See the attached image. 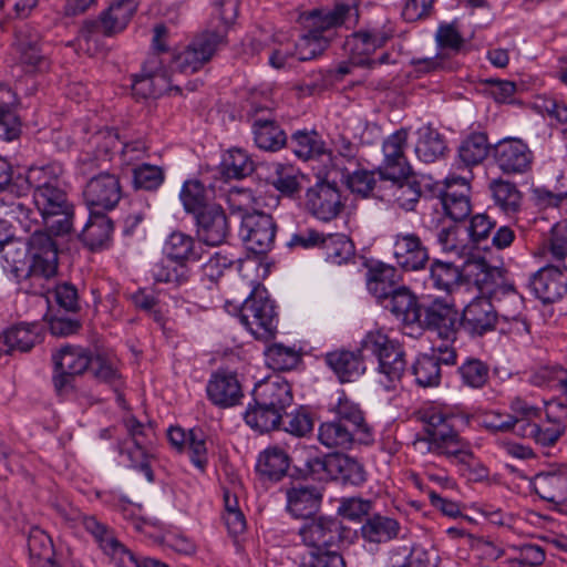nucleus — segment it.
Returning a JSON list of instances; mask_svg holds the SVG:
<instances>
[{"label":"nucleus","instance_id":"c85d7f7f","mask_svg":"<svg viewBox=\"0 0 567 567\" xmlns=\"http://www.w3.org/2000/svg\"><path fill=\"white\" fill-rule=\"evenodd\" d=\"M401 527L396 519L381 514H372L360 528L361 537L370 544H385L395 539Z\"/></svg>","mask_w":567,"mask_h":567},{"label":"nucleus","instance_id":"603ef678","mask_svg":"<svg viewBox=\"0 0 567 567\" xmlns=\"http://www.w3.org/2000/svg\"><path fill=\"white\" fill-rule=\"evenodd\" d=\"M34 329L35 324L13 326L4 332V343H9L13 351L28 352L34 347L38 339Z\"/></svg>","mask_w":567,"mask_h":567},{"label":"nucleus","instance_id":"9b49d317","mask_svg":"<svg viewBox=\"0 0 567 567\" xmlns=\"http://www.w3.org/2000/svg\"><path fill=\"white\" fill-rule=\"evenodd\" d=\"M416 324L436 333L443 340L453 342L461 327V317L453 303L435 299L422 306L420 321H416Z\"/></svg>","mask_w":567,"mask_h":567},{"label":"nucleus","instance_id":"4468645a","mask_svg":"<svg viewBox=\"0 0 567 567\" xmlns=\"http://www.w3.org/2000/svg\"><path fill=\"white\" fill-rule=\"evenodd\" d=\"M276 230V223L268 214L254 212L243 216L240 231L247 248L254 254L262 255L272 248Z\"/></svg>","mask_w":567,"mask_h":567},{"label":"nucleus","instance_id":"39448f33","mask_svg":"<svg viewBox=\"0 0 567 567\" xmlns=\"http://www.w3.org/2000/svg\"><path fill=\"white\" fill-rule=\"evenodd\" d=\"M352 7H357V3L354 2ZM350 9L351 4L336 3L333 10H313L310 12L306 18L310 30L295 43L297 60L308 61L321 54L328 45V41L322 33L341 25Z\"/></svg>","mask_w":567,"mask_h":567},{"label":"nucleus","instance_id":"0eeeda50","mask_svg":"<svg viewBox=\"0 0 567 567\" xmlns=\"http://www.w3.org/2000/svg\"><path fill=\"white\" fill-rule=\"evenodd\" d=\"M364 347L378 359L379 372L386 379L384 388L394 390L406 369L405 352L402 346L381 331H371L365 337Z\"/></svg>","mask_w":567,"mask_h":567},{"label":"nucleus","instance_id":"7ed1b4c3","mask_svg":"<svg viewBox=\"0 0 567 567\" xmlns=\"http://www.w3.org/2000/svg\"><path fill=\"white\" fill-rule=\"evenodd\" d=\"M363 466L343 453H329L323 457L312 456L296 466L291 476L295 480H332L342 484L360 485L365 481Z\"/></svg>","mask_w":567,"mask_h":567},{"label":"nucleus","instance_id":"a878e982","mask_svg":"<svg viewBox=\"0 0 567 567\" xmlns=\"http://www.w3.org/2000/svg\"><path fill=\"white\" fill-rule=\"evenodd\" d=\"M324 361L341 383L354 382L365 371L361 351H332L326 354Z\"/></svg>","mask_w":567,"mask_h":567},{"label":"nucleus","instance_id":"c03bdc74","mask_svg":"<svg viewBox=\"0 0 567 567\" xmlns=\"http://www.w3.org/2000/svg\"><path fill=\"white\" fill-rule=\"evenodd\" d=\"M535 493L546 502H554L557 493L567 488V474L563 471L538 473L533 481Z\"/></svg>","mask_w":567,"mask_h":567},{"label":"nucleus","instance_id":"393cba45","mask_svg":"<svg viewBox=\"0 0 567 567\" xmlns=\"http://www.w3.org/2000/svg\"><path fill=\"white\" fill-rule=\"evenodd\" d=\"M291 458L289 454L279 446H270L262 451L256 463V472L258 475L271 482H278L286 475L291 478V472L296 467L290 470Z\"/></svg>","mask_w":567,"mask_h":567},{"label":"nucleus","instance_id":"20e7f679","mask_svg":"<svg viewBox=\"0 0 567 567\" xmlns=\"http://www.w3.org/2000/svg\"><path fill=\"white\" fill-rule=\"evenodd\" d=\"M137 9L136 0H114L99 20H86L79 33L81 49L89 55L100 52L101 38L123 31Z\"/></svg>","mask_w":567,"mask_h":567},{"label":"nucleus","instance_id":"0e129e2a","mask_svg":"<svg viewBox=\"0 0 567 567\" xmlns=\"http://www.w3.org/2000/svg\"><path fill=\"white\" fill-rule=\"evenodd\" d=\"M267 358L272 369L281 371L295 368L299 361V357L295 350L286 348L282 344H272L269 347Z\"/></svg>","mask_w":567,"mask_h":567},{"label":"nucleus","instance_id":"6ab92c4d","mask_svg":"<svg viewBox=\"0 0 567 567\" xmlns=\"http://www.w3.org/2000/svg\"><path fill=\"white\" fill-rule=\"evenodd\" d=\"M563 265L543 267L529 279V287L544 303H553L567 293V278Z\"/></svg>","mask_w":567,"mask_h":567},{"label":"nucleus","instance_id":"c756f323","mask_svg":"<svg viewBox=\"0 0 567 567\" xmlns=\"http://www.w3.org/2000/svg\"><path fill=\"white\" fill-rule=\"evenodd\" d=\"M319 442L328 449L350 450L354 444H368L360 435L343 424L332 421L323 422L318 430Z\"/></svg>","mask_w":567,"mask_h":567},{"label":"nucleus","instance_id":"3c124183","mask_svg":"<svg viewBox=\"0 0 567 567\" xmlns=\"http://www.w3.org/2000/svg\"><path fill=\"white\" fill-rule=\"evenodd\" d=\"M412 373L420 386H435L441 380V368L437 365L435 355H420L412 365Z\"/></svg>","mask_w":567,"mask_h":567},{"label":"nucleus","instance_id":"4be33fe9","mask_svg":"<svg viewBox=\"0 0 567 567\" xmlns=\"http://www.w3.org/2000/svg\"><path fill=\"white\" fill-rule=\"evenodd\" d=\"M460 317L461 327L476 336L494 330L497 322V312L491 300L485 297L472 300Z\"/></svg>","mask_w":567,"mask_h":567},{"label":"nucleus","instance_id":"4c0bfd02","mask_svg":"<svg viewBox=\"0 0 567 567\" xmlns=\"http://www.w3.org/2000/svg\"><path fill=\"white\" fill-rule=\"evenodd\" d=\"M252 131L255 143L261 150L276 152L287 143L286 133L274 120H256Z\"/></svg>","mask_w":567,"mask_h":567},{"label":"nucleus","instance_id":"a19ab883","mask_svg":"<svg viewBox=\"0 0 567 567\" xmlns=\"http://www.w3.org/2000/svg\"><path fill=\"white\" fill-rule=\"evenodd\" d=\"M285 414L279 410L271 409V406H262L259 402L250 404L244 415L247 425L258 431L266 433L280 427Z\"/></svg>","mask_w":567,"mask_h":567},{"label":"nucleus","instance_id":"7c9ffc66","mask_svg":"<svg viewBox=\"0 0 567 567\" xmlns=\"http://www.w3.org/2000/svg\"><path fill=\"white\" fill-rule=\"evenodd\" d=\"M367 282L369 291L379 302L389 299V295L399 287L396 269L379 262L369 269Z\"/></svg>","mask_w":567,"mask_h":567},{"label":"nucleus","instance_id":"680f3d73","mask_svg":"<svg viewBox=\"0 0 567 567\" xmlns=\"http://www.w3.org/2000/svg\"><path fill=\"white\" fill-rule=\"evenodd\" d=\"M548 251L557 264H567V221H559L551 228Z\"/></svg>","mask_w":567,"mask_h":567},{"label":"nucleus","instance_id":"aec40b11","mask_svg":"<svg viewBox=\"0 0 567 567\" xmlns=\"http://www.w3.org/2000/svg\"><path fill=\"white\" fill-rule=\"evenodd\" d=\"M394 259L403 270L424 269L430 260L429 249L421 237L414 233H399L393 244Z\"/></svg>","mask_w":567,"mask_h":567},{"label":"nucleus","instance_id":"774afa93","mask_svg":"<svg viewBox=\"0 0 567 567\" xmlns=\"http://www.w3.org/2000/svg\"><path fill=\"white\" fill-rule=\"evenodd\" d=\"M54 299L60 309L66 312H78L80 310L79 295L75 286L63 282L54 288Z\"/></svg>","mask_w":567,"mask_h":567},{"label":"nucleus","instance_id":"2eb2a0df","mask_svg":"<svg viewBox=\"0 0 567 567\" xmlns=\"http://www.w3.org/2000/svg\"><path fill=\"white\" fill-rule=\"evenodd\" d=\"M306 207L316 218L330 221L340 215L344 204L337 185L321 181L307 190Z\"/></svg>","mask_w":567,"mask_h":567},{"label":"nucleus","instance_id":"72a5a7b5","mask_svg":"<svg viewBox=\"0 0 567 567\" xmlns=\"http://www.w3.org/2000/svg\"><path fill=\"white\" fill-rule=\"evenodd\" d=\"M168 90L173 87L169 86L163 71L148 70L144 66L141 73L134 75L132 91L136 96L156 99Z\"/></svg>","mask_w":567,"mask_h":567},{"label":"nucleus","instance_id":"1a4fd4ad","mask_svg":"<svg viewBox=\"0 0 567 567\" xmlns=\"http://www.w3.org/2000/svg\"><path fill=\"white\" fill-rule=\"evenodd\" d=\"M491 156L496 167L507 176L527 174L534 164L533 151L518 137H505L492 145Z\"/></svg>","mask_w":567,"mask_h":567},{"label":"nucleus","instance_id":"13d9d810","mask_svg":"<svg viewBox=\"0 0 567 567\" xmlns=\"http://www.w3.org/2000/svg\"><path fill=\"white\" fill-rule=\"evenodd\" d=\"M386 40L388 37L383 32L368 30L354 33L348 44L352 42L353 48L351 50L359 55H369L374 52L375 49L381 48Z\"/></svg>","mask_w":567,"mask_h":567},{"label":"nucleus","instance_id":"ddd939ff","mask_svg":"<svg viewBox=\"0 0 567 567\" xmlns=\"http://www.w3.org/2000/svg\"><path fill=\"white\" fill-rule=\"evenodd\" d=\"M29 274L50 278L58 271V245L50 234L34 230L28 240Z\"/></svg>","mask_w":567,"mask_h":567},{"label":"nucleus","instance_id":"5fc2aeb1","mask_svg":"<svg viewBox=\"0 0 567 567\" xmlns=\"http://www.w3.org/2000/svg\"><path fill=\"white\" fill-rule=\"evenodd\" d=\"M425 433L426 440L433 445L442 444L458 434L450 424L449 419L441 413H434L429 417Z\"/></svg>","mask_w":567,"mask_h":567},{"label":"nucleus","instance_id":"de8ad7c7","mask_svg":"<svg viewBox=\"0 0 567 567\" xmlns=\"http://www.w3.org/2000/svg\"><path fill=\"white\" fill-rule=\"evenodd\" d=\"M181 199L187 213L196 216L204 208L209 207L208 193L205 186L197 179L187 181L184 183Z\"/></svg>","mask_w":567,"mask_h":567},{"label":"nucleus","instance_id":"c9c22d12","mask_svg":"<svg viewBox=\"0 0 567 567\" xmlns=\"http://www.w3.org/2000/svg\"><path fill=\"white\" fill-rule=\"evenodd\" d=\"M202 245L182 231H173L165 243V251L172 260L196 261L202 258Z\"/></svg>","mask_w":567,"mask_h":567},{"label":"nucleus","instance_id":"423d86ee","mask_svg":"<svg viewBox=\"0 0 567 567\" xmlns=\"http://www.w3.org/2000/svg\"><path fill=\"white\" fill-rule=\"evenodd\" d=\"M85 530L97 542L99 547L118 567H168L167 564L151 557L138 556L121 543L105 524L95 516L79 515Z\"/></svg>","mask_w":567,"mask_h":567},{"label":"nucleus","instance_id":"8fccbe9b","mask_svg":"<svg viewBox=\"0 0 567 567\" xmlns=\"http://www.w3.org/2000/svg\"><path fill=\"white\" fill-rule=\"evenodd\" d=\"M223 174L227 178H244L250 175L255 167L248 154L239 148L230 150L221 163Z\"/></svg>","mask_w":567,"mask_h":567},{"label":"nucleus","instance_id":"69168bd1","mask_svg":"<svg viewBox=\"0 0 567 567\" xmlns=\"http://www.w3.org/2000/svg\"><path fill=\"white\" fill-rule=\"evenodd\" d=\"M38 212L22 202H13L8 205L7 216L18 223L25 231H31L32 226L37 223Z\"/></svg>","mask_w":567,"mask_h":567},{"label":"nucleus","instance_id":"6e6d98bb","mask_svg":"<svg viewBox=\"0 0 567 567\" xmlns=\"http://www.w3.org/2000/svg\"><path fill=\"white\" fill-rule=\"evenodd\" d=\"M458 372L463 382L475 389L484 386L489 377V368L478 359H467L460 368Z\"/></svg>","mask_w":567,"mask_h":567},{"label":"nucleus","instance_id":"bb28decb","mask_svg":"<svg viewBox=\"0 0 567 567\" xmlns=\"http://www.w3.org/2000/svg\"><path fill=\"white\" fill-rule=\"evenodd\" d=\"M380 303L405 324H415L420 321L423 305L419 303L415 295L406 287L399 286L389 295V299Z\"/></svg>","mask_w":567,"mask_h":567},{"label":"nucleus","instance_id":"37998d69","mask_svg":"<svg viewBox=\"0 0 567 567\" xmlns=\"http://www.w3.org/2000/svg\"><path fill=\"white\" fill-rule=\"evenodd\" d=\"M89 370L96 380L111 385L114 391L120 390L123 385L117 362L107 354L97 353L92 357Z\"/></svg>","mask_w":567,"mask_h":567},{"label":"nucleus","instance_id":"bf43d9fd","mask_svg":"<svg viewBox=\"0 0 567 567\" xmlns=\"http://www.w3.org/2000/svg\"><path fill=\"white\" fill-rule=\"evenodd\" d=\"M317 137L316 133L296 132L291 137L295 154L305 159L322 154L323 145Z\"/></svg>","mask_w":567,"mask_h":567},{"label":"nucleus","instance_id":"dca6fc26","mask_svg":"<svg viewBox=\"0 0 567 567\" xmlns=\"http://www.w3.org/2000/svg\"><path fill=\"white\" fill-rule=\"evenodd\" d=\"M408 142V132L401 128L390 135L383 143L384 161L378 173L385 181H401L412 174L404 155Z\"/></svg>","mask_w":567,"mask_h":567},{"label":"nucleus","instance_id":"412c9836","mask_svg":"<svg viewBox=\"0 0 567 567\" xmlns=\"http://www.w3.org/2000/svg\"><path fill=\"white\" fill-rule=\"evenodd\" d=\"M13 48L19 53L22 64L31 71H44L48 69V60L42 51L40 33L29 24L16 28Z\"/></svg>","mask_w":567,"mask_h":567},{"label":"nucleus","instance_id":"b1692460","mask_svg":"<svg viewBox=\"0 0 567 567\" xmlns=\"http://www.w3.org/2000/svg\"><path fill=\"white\" fill-rule=\"evenodd\" d=\"M206 391L213 404L223 409L239 404L244 396L237 377L226 372L213 374L208 381Z\"/></svg>","mask_w":567,"mask_h":567},{"label":"nucleus","instance_id":"f8f14e48","mask_svg":"<svg viewBox=\"0 0 567 567\" xmlns=\"http://www.w3.org/2000/svg\"><path fill=\"white\" fill-rule=\"evenodd\" d=\"M92 355L81 347L65 346L52 355L54 372L53 385L58 393L72 386L75 375H81L90 368Z\"/></svg>","mask_w":567,"mask_h":567},{"label":"nucleus","instance_id":"052dcab7","mask_svg":"<svg viewBox=\"0 0 567 567\" xmlns=\"http://www.w3.org/2000/svg\"><path fill=\"white\" fill-rule=\"evenodd\" d=\"M373 508V503L370 499L360 497L342 498L338 507V514L342 517L360 522L363 517H369Z\"/></svg>","mask_w":567,"mask_h":567},{"label":"nucleus","instance_id":"6e6552de","mask_svg":"<svg viewBox=\"0 0 567 567\" xmlns=\"http://www.w3.org/2000/svg\"><path fill=\"white\" fill-rule=\"evenodd\" d=\"M275 308L265 290H255L243 302L239 320L256 339L268 341L277 332L278 317Z\"/></svg>","mask_w":567,"mask_h":567},{"label":"nucleus","instance_id":"f704fd0d","mask_svg":"<svg viewBox=\"0 0 567 567\" xmlns=\"http://www.w3.org/2000/svg\"><path fill=\"white\" fill-rule=\"evenodd\" d=\"M488 189L495 205L506 215L520 209L523 196L515 183L498 177L489 182Z\"/></svg>","mask_w":567,"mask_h":567},{"label":"nucleus","instance_id":"864d4df0","mask_svg":"<svg viewBox=\"0 0 567 567\" xmlns=\"http://www.w3.org/2000/svg\"><path fill=\"white\" fill-rule=\"evenodd\" d=\"M392 182L396 186L394 192L396 204L402 209L412 210L422 194L420 183L415 181L412 174L401 181Z\"/></svg>","mask_w":567,"mask_h":567},{"label":"nucleus","instance_id":"473e14b6","mask_svg":"<svg viewBox=\"0 0 567 567\" xmlns=\"http://www.w3.org/2000/svg\"><path fill=\"white\" fill-rule=\"evenodd\" d=\"M288 511L298 518L306 520L319 509L321 494L316 487H298L288 491Z\"/></svg>","mask_w":567,"mask_h":567},{"label":"nucleus","instance_id":"f257e3e1","mask_svg":"<svg viewBox=\"0 0 567 567\" xmlns=\"http://www.w3.org/2000/svg\"><path fill=\"white\" fill-rule=\"evenodd\" d=\"M63 168L56 164L32 167L23 179L33 187V203L44 224L55 236L70 234L73 228L74 206L60 181Z\"/></svg>","mask_w":567,"mask_h":567},{"label":"nucleus","instance_id":"79ce46f5","mask_svg":"<svg viewBox=\"0 0 567 567\" xmlns=\"http://www.w3.org/2000/svg\"><path fill=\"white\" fill-rule=\"evenodd\" d=\"M430 278L436 289L445 292L462 286L461 268L451 261L434 259L430 267Z\"/></svg>","mask_w":567,"mask_h":567},{"label":"nucleus","instance_id":"09e8293b","mask_svg":"<svg viewBox=\"0 0 567 567\" xmlns=\"http://www.w3.org/2000/svg\"><path fill=\"white\" fill-rule=\"evenodd\" d=\"M28 550L33 565L49 561L54 550L50 536L41 528L33 526L28 534Z\"/></svg>","mask_w":567,"mask_h":567},{"label":"nucleus","instance_id":"a211bd4d","mask_svg":"<svg viewBox=\"0 0 567 567\" xmlns=\"http://www.w3.org/2000/svg\"><path fill=\"white\" fill-rule=\"evenodd\" d=\"M194 217L197 238L200 243L208 246H219L226 241L230 234V226L220 205L212 204Z\"/></svg>","mask_w":567,"mask_h":567},{"label":"nucleus","instance_id":"e433bc0d","mask_svg":"<svg viewBox=\"0 0 567 567\" xmlns=\"http://www.w3.org/2000/svg\"><path fill=\"white\" fill-rule=\"evenodd\" d=\"M492 145L484 132H473L458 146V158L466 167L481 164L489 154Z\"/></svg>","mask_w":567,"mask_h":567},{"label":"nucleus","instance_id":"49530a36","mask_svg":"<svg viewBox=\"0 0 567 567\" xmlns=\"http://www.w3.org/2000/svg\"><path fill=\"white\" fill-rule=\"evenodd\" d=\"M321 246L327 250V260L332 264L342 265L354 257V246L344 235L323 236Z\"/></svg>","mask_w":567,"mask_h":567},{"label":"nucleus","instance_id":"58836bf2","mask_svg":"<svg viewBox=\"0 0 567 567\" xmlns=\"http://www.w3.org/2000/svg\"><path fill=\"white\" fill-rule=\"evenodd\" d=\"M13 102L14 94L12 91L4 85H0V138L8 142L19 137L21 133L19 116L11 107Z\"/></svg>","mask_w":567,"mask_h":567},{"label":"nucleus","instance_id":"ea45409f","mask_svg":"<svg viewBox=\"0 0 567 567\" xmlns=\"http://www.w3.org/2000/svg\"><path fill=\"white\" fill-rule=\"evenodd\" d=\"M446 148L443 135L431 125L419 130V141L415 146V154L422 162H435L444 155Z\"/></svg>","mask_w":567,"mask_h":567},{"label":"nucleus","instance_id":"f3484780","mask_svg":"<svg viewBox=\"0 0 567 567\" xmlns=\"http://www.w3.org/2000/svg\"><path fill=\"white\" fill-rule=\"evenodd\" d=\"M83 196L92 210L113 209L122 197L120 181L113 174L102 173L86 183Z\"/></svg>","mask_w":567,"mask_h":567},{"label":"nucleus","instance_id":"a18cd8bd","mask_svg":"<svg viewBox=\"0 0 567 567\" xmlns=\"http://www.w3.org/2000/svg\"><path fill=\"white\" fill-rule=\"evenodd\" d=\"M441 203L446 216L454 221H463L471 215L472 206L468 196L456 192L452 185H447L441 194Z\"/></svg>","mask_w":567,"mask_h":567},{"label":"nucleus","instance_id":"5701e85b","mask_svg":"<svg viewBox=\"0 0 567 567\" xmlns=\"http://www.w3.org/2000/svg\"><path fill=\"white\" fill-rule=\"evenodd\" d=\"M252 396L254 402H259L265 408L271 406L285 415H288L287 409L293 401L291 385L280 377L258 383Z\"/></svg>","mask_w":567,"mask_h":567},{"label":"nucleus","instance_id":"f03ea898","mask_svg":"<svg viewBox=\"0 0 567 567\" xmlns=\"http://www.w3.org/2000/svg\"><path fill=\"white\" fill-rule=\"evenodd\" d=\"M214 8L219 22L214 24L212 20L209 28L174 58V68L182 73L198 71L226 42L227 33L238 17V0H216Z\"/></svg>","mask_w":567,"mask_h":567},{"label":"nucleus","instance_id":"cd10ccee","mask_svg":"<svg viewBox=\"0 0 567 567\" xmlns=\"http://www.w3.org/2000/svg\"><path fill=\"white\" fill-rule=\"evenodd\" d=\"M332 411L336 414V422L343 424V426L360 435L361 439L368 442L372 441V431L364 419L363 412L344 393L339 398Z\"/></svg>","mask_w":567,"mask_h":567},{"label":"nucleus","instance_id":"9d476101","mask_svg":"<svg viewBox=\"0 0 567 567\" xmlns=\"http://www.w3.org/2000/svg\"><path fill=\"white\" fill-rule=\"evenodd\" d=\"M350 534L340 519L330 516L312 517L299 529L302 543L312 550L338 547Z\"/></svg>","mask_w":567,"mask_h":567},{"label":"nucleus","instance_id":"2f4dec72","mask_svg":"<svg viewBox=\"0 0 567 567\" xmlns=\"http://www.w3.org/2000/svg\"><path fill=\"white\" fill-rule=\"evenodd\" d=\"M112 231V220L106 215L92 210L91 217L80 235V239L91 250H95L104 247L110 241Z\"/></svg>","mask_w":567,"mask_h":567},{"label":"nucleus","instance_id":"338daca9","mask_svg":"<svg viewBox=\"0 0 567 567\" xmlns=\"http://www.w3.org/2000/svg\"><path fill=\"white\" fill-rule=\"evenodd\" d=\"M186 445L194 465L203 470L207 463V450L203 432L196 429L189 430Z\"/></svg>","mask_w":567,"mask_h":567},{"label":"nucleus","instance_id":"4d7b16f0","mask_svg":"<svg viewBox=\"0 0 567 567\" xmlns=\"http://www.w3.org/2000/svg\"><path fill=\"white\" fill-rule=\"evenodd\" d=\"M164 182V173L159 166L142 164L133 169V184L137 189L154 190Z\"/></svg>","mask_w":567,"mask_h":567},{"label":"nucleus","instance_id":"e2e57ef3","mask_svg":"<svg viewBox=\"0 0 567 567\" xmlns=\"http://www.w3.org/2000/svg\"><path fill=\"white\" fill-rule=\"evenodd\" d=\"M300 567H347V565L341 554L328 548L309 551Z\"/></svg>","mask_w":567,"mask_h":567}]
</instances>
